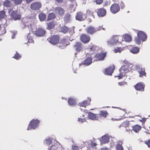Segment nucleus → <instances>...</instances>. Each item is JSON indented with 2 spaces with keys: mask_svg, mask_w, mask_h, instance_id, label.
Here are the masks:
<instances>
[{
  "mask_svg": "<svg viewBox=\"0 0 150 150\" xmlns=\"http://www.w3.org/2000/svg\"><path fill=\"white\" fill-rule=\"evenodd\" d=\"M105 148H102V150H105Z\"/></svg>",
  "mask_w": 150,
  "mask_h": 150,
  "instance_id": "bf43d9fd",
  "label": "nucleus"
},
{
  "mask_svg": "<svg viewBox=\"0 0 150 150\" xmlns=\"http://www.w3.org/2000/svg\"><path fill=\"white\" fill-rule=\"evenodd\" d=\"M60 150H64L63 149H61V148L59 149Z\"/></svg>",
  "mask_w": 150,
  "mask_h": 150,
  "instance_id": "052dcab7",
  "label": "nucleus"
},
{
  "mask_svg": "<svg viewBox=\"0 0 150 150\" xmlns=\"http://www.w3.org/2000/svg\"><path fill=\"white\" fill-rule=\"evenodd\" d=\"M123 38L124 40L126 42H129L132 40L131 37L128 34H125L124 35Z\"/></svg>",
  "mask_w": 150,
  "mask_h": 150,
  "instance_id": "72a5a7b5",
  "label": "nucleus"
},
{
  "mask_svg": "<svg viewBox=\"0 0 150 150\" xmlns=\"http://www.w3.org/2000/svg\"><path fill=\"white\" fill-rule=\"evenodd\" d=\"M147 39L146 35L143 31H139L137 33V37L135 38V41L138 45L141 44L140 40L142 42L146 41Z\"/></svg>",
  "mask_w": 150,
  "mask_h": 150,
  "instance_id": "f03ea898",
  "label": "nucleus"
},
{
  "mask_svg": "<svg viewBox=\"0 0 150 150\" xmlns=\"http://www.w3.org/2000/svg\"><path fill=\"white\" fill-rule=\"evenodd\" d=\"M98 115L100 116L99 119V120H100L102 119V117L104 118L106 117L108 115V114L106 111L101 110Z\"/></svg>",
  "mask_w": 150,
  "mask_h": 150,
  "instance_id": "b1692460",
  "label": "nucleus"
},
{
  "mask_svg": "<svg viewBox=\"0 0 150 150\" xmlns=\"http://www.w3.org/2000/svg\"><path fill=\"white\" fill-rule=\"evenodd\" d=\"M89 50L90 52L95 51L96 50L95 46L94 45L91 48H90Z\"/></svg>",
  "mask_w": 150,
  "mask_h": 150,
  "instance_id": "8fccbe9b",
  "label": "nucleus"
},
{
  "mask_svg": "<svg viewBox=\"0 0 150 150\" xmlns=\"http://www.w3.org/2000/svg\"><path fill=\"white\" fill-rule=\"evenodd\" d=\"M140 121L142 122H144L146 121V119L145 118H143L142 119V120H140Z\"/></svg>",
  "mask_w": 150,
  "mask_h": 150,
  "instance_id": "13d9d810",
  "label": "nucleus"
},
{
  "mask_svg": "<svg viewBox=\"0 0 150 150\" xmlns=\"http://www.w3.org/2000/svg\"><path fill=\"white\" fill-rule=\"evenodd\" d=\"M100 116L98 115V114H95L91 112H89L88 113V117L89 118L92 120H99V119L100 118Z\"/></svg>",
  "mask_w": 150,
  "mask_h": 150,
  "instance_id": "6ab92c4d",
  "label": "nucleus"
},
{
  "mask_svg": "<svg viewBox=\"0 0 150 150\" xmlns=\"http://www.w3.org/2000/svg\"><path fill=\"white\" fill-rule=\"evenodd\" d=\"M114 69V65L109 67L105 69V74L106 75H111Z\"/></svg>",
  "mask_w": 150,
  "mask_h": 150,
  "instance_id": "aec40b11",
  "label": "nucleus"
},
{
  "mask_svg": "<svg viewBox=\"0 0 150 150\" xmlns=\"http://www.w3.org/2000/svg\"><path fill=\"white\" fill-rule=\"evenodd\" d=\"M23 0H12L13 1L15 4L16 5L21 4Z\"/></svg>",
  "mask_w": 150,
  "mask_h": 150,
  "instance_id": "ea45409f",
  "label": "nucleus"
},
{
  "mask_svg": "<svg viewBox=\"0 0 150 150\" xmlns=\"http://www.w3.org/2000/svg\"><path fill=\"white\" fill-rule=\"evenodd\" d=\"M47 29L50 30L54 28L55 24L53 21H51L47 23Z\"/></svg>",
  "mask_w": 150,
  "mask_h": 150,
  "instance_id": "bb28decb",
  "label": "nucleus"
},
{
  "mask_svg": "<svg viewBox=\"0 0 150 150\" xmlns=\"http://www.w3.org/2000/svg\"><path fill=\"white\" fill-rule=\"evenodd\" d=\"M107 52H106L98 53L96 54L94 56L96 60L102 61L104 60L106 57Z\"/></svg>",
  "mask_w": 150,
  "mask_h": 150,
  "instance_id": "ddd939ff",
  "label": "nucleus"
},
{
  "mask_svg": "<svg viewBox=\"0 0 150 150\" xmlns=\"http://www.w3.org/2000/svg\"><path fill=\"white\" fill-rule=\"evenodd\" d=\"M129 126V122L126 121H125L122 123L120 126V128L122 129L123 127L126 128L127 127H128Z\"/></svg>",
  "mask_w": 150,
  "mask_h": 150,
  "instance_id": "f704fd0d",
  "label": "nucleus"
},
{
  "mask_svg": "<svg viewBox=\"0 0 150 150\" xmlns=\"http://www.w3.org/2000/svg\"><path fill=\"white\" fill-rule=\"evenodd\" d=\"M86 18L87 15L81 11L78 12L75 16L76 19L80 21H84Z\"/></svg>",
  "mask_w": 150,
  "mask_h": 150,
  "instance_id": "9d476101",
  "label": "nucleus"
},
{
  "mask_svg": "<svg viewBox=\"0 0 150 150\" xmlns=\"http://www.w3.org/2000/svg\"><path fill=\"white\" fill-rule=\"evenodd\" d=\"M34 0H24V1H25L26 4H29L31 2L33 1Z\"/></svg>",
  "mask_w": 150,
  "mask_h": 150,
  "instance_id": "3c124183",
  "label": "nucleus"
},
{
  "mask_svg": "<svg viewBox=\"0 0 150 150\" xmlns=\"http://www.w3.org/2000/svg\"><path fill=\"white\" fill-rule=\"evenodd\" d=\"M122 64L124 65L120 69V72L119 75L117 76L119 79H121L125 74L129 71L131 69L130 67L132 64L126 60L122 61Z\"/></svg>",
  "mask_w": 150,
  "mask_h": 150,
  "instance_id": "f257e3e1",
  "label": "nucleus"
},
{
  "mask_svg": "<svg viewBox=\"0 0 150 150\" xmlns=\"http://www.w3.org/2000/svg\"><path fill=\"white\" fill-rule=\"evenodd\" d=\"M3 5L4 7L7 8H10L12 6V4L11 1L9 0H5L3 2Z\"/></svg>",
  "mask_w": 150,
  "mask_h": 150,
  "instance_id": "cd10ccee",
  "label": "nucleus"
},
{
  "mask_svg": "<svg viewBox=\"0 0 150 150\" xmlns=\"http://www.w3.org/2000/svg\"><path fill=\"white\" fill-rule=\"evenodd\" d=\"M57 3L59 4L62 3L63 1L64 0H56Z\"/></svg>",
  "mask_w": 150,
  "mask_h": 150,
  "instance_id": "5fc2aeb1",
  "label": "nucleus"
},
{
  "mask_svg": "<svg viewBox=\"0 0 150 150\" xmlns=\"http://www.w3.org/2000/svg\"><path fill=\"white\" fill-rule=\"evenodd\" d=\"M68 102L70 106H75L76 104V100L74 98H68Z\"/></svg>",
  "mask_w": 150,
  "mask_h": 150,
  "instance_id": "a878e982",
  "label": "nucleus"
},
{
  "mask_svg": "<svg viewBox=\"0 0 150 150\" xmlns=\"http://www.w3.org/2000/svg\"><path fill=\"white\" fill-rule=\"evenodd\" d=\"M73 48L77 52L82 51L83 49V45L80 42H77L73 46Z\"/></svg>",
  "mask_w": 150,
  "mask_h": 150,
  "instance_id": "f8f14e48",
  "label": "nucleus"
},
{
  "mask_svg": "<svg viewBox=\"0 0 150 150\" xmlns=\"http://www.w3.org/2000/svg\"><path fill=\"white\" fill-rule=\"evenodd\" d=\"M12 19L14 21L20 20L21 17V16L17 10L13 11L11 14Z\"/></svg>",
  "mask_w": 150,
  "mask_h": 150,
  "instance_id": "1a4fd4ad",
  "label": "nucleus"
},
{
  "mask_svg": "<svg viewBox=\"0 0 150 150\" xmlns=\"http://www.w3.org/2000/svg\"><path fill=\"white\" fill-rule=\"evenodd\" d=\"M110 4V3L109 2H105L103 4V6H106L108 5H109Z\"/></svg>",
  "mask_w": 150,
  "mask_h": 150,
  "instance_id": "864d4df0",
  "label": "nucleus"
},
{
  "mask_svg": "<svg viewBox=\"0 0 150 150\" xmlns=\"http://www.w3.org/2000/svg\"><path fill=\"white\" fill-rule=\"evenodd\" d=\"M92 58L91 57H87L83 62H81V64H79V65H84L86 66H88L92 63Z\"/></svg>",
  "mask_w": 150,
  "mask_h": 150,
  "instance_id": "4be33fe9",
  "label": "nucleus"
},
{
  "mask_svg": "<svg viewBox=\"0 0 150 150\" xmlns=\"http://www.w3.org/2000/svg\"><path fill=\"white\" fill-rule=\"evenodd\" d=\"M96 145L97 144L95 143L92 142L91 144V145L92 146H96Z\"/></svg>",
  "mask_w": 150,
  "mask_h": 150,
  "instance_id": "6e6d98bb",
  "label": "nucleus"
},
{
  "mask_svg": "<svg viewBox=\"0 0 150 150\" xmlns=\"http://www.w3.org/2000/svg\"><path fill=\"white\" fill-rule=\"evenodd\" d=\"M46 33V31L42 28H39L34 32V33L37 36L42 37L44 36Z\"/></svg>",
  "mask_w": 150,
  "mask_h": 150,
  "instance_id": "6e6552de",
  "label": "nucleus"
},
{
  "mask_svg": "<svg viewBox=\"0 0 150 150\" xmlns=\"http://www.w3.org/2000/svg\"><path fill=\"white\" fill-rule=\"evenodd\" d=\"M63 149L62 146L57 144L52 145L48 150H60L59 149Z\"/></svg>",
  "mask_w": 150,
  "mask_h": 150,
  "instance_id": "393cba45",
  "label": "nucleus"
},
{
  "mask_svg": "<svg viewBox=\"0 0 150 150\" xmlns=\"http://www.w3.org/2000/svg\"><path fill=\"white\" fill-rule=\"evenodd\" d=\"M45 141L47 144L50 145L52 143V140L51 138H49L47 139H46Z\"/></svg>",
  "mask_w": 150,
  "mask_h": 150,
  "instance_id": "79ce46f5",
  "label": "nucleus"
},
{
  "mask_svg": "<svg viewBox=\"0 0 150 150\" xmlns=\"http://www.w3.org/2000/svg\"><path fill=\"white\" fill-rule=\"evenodd\" d=\"M134 87L136 90L140 91H144L145 85L141 83H137L134 86Z\"/></svg>",
  "mask_w": 150,
  "mask_h": 150,
  "instance_id": "412c9836",
  "label": "nucleus"
},
{
  "mask_svg": "<svg viewBox=\"0 0 150 150\" xmlns=\"http://www.w3.org/2000/svg\"><path fill=\"white\" fill-rule=\"evenodd\" d=\"M139 48L137 47H133L130 50V52L133 54H137L139 52Z\"/></svg>",
  "mask_w": 150,
  "mask_h": 150,
  "instance_id": "473e14b6",
  "label": "nucleus"
},
{
  "mask_svg": "<svg viewBox=\"0 0 150 150\" xmlns=\"http://www.w3.org/2000/svg\"><path fill=\"white\" fill-rule=\"evenodd\" d=\"M47 40L52 44L56 45L59 43V37L58 35H51L47 38Z\"/></svg>",
  "mask_w": 150,
  "mask_h": 150,
  "instance_id": "20e7f679",
  "label": "nucleus"
},
{
  "mask_svg": "<svg viewBox=\"0 0 150 150\" xmlns=\"http://www.w3.org/2000/svg\"><path fill=\"white\" fill-rule=\"evenodd\" d=\"M86 13L87 15L88 16H93V12L91 9H88L86 10Z\"/></svg>",
  "mask_w": 150,
  "mask_h": 150,
  "instance_id": "a19ab883",
  "label": "nucleus"
},
{
  "mask_svg": "<svg viewBox=\"0 0 150 150\" xmlns=\"http://www.w3.org/2000/svg\"><path fill=\"white\" fill-rule=\"evenodd\" d=\"M129 131H130V130H129Z\"/></svg>",
  "mask_w": 150,
  "mask_h": 150,
  "instance_id": "69168bd1",
  "label": "nucleus"
},
{
  "mask_svg": "<svg viewBox=\"0 0 150 150\" xmlns=\"http://www.w3.org/2000/svg\"><path fill=\"white\" fill-rule=\"evenodd\" d=\"M39 18L41 21H45L46 18V14L44 13H40L38 15Z\"/></svg>",
  "mask_w": 150,
  "mask_h": 150,
  "instance_id": "7c9ffc66",
  "label": "nucleus"
},
{
  "mask_svg": "<svg viewBox=\"0 0 150 150\" xmlns=\"http://www.w3.org/2000/svg\"><path fill=\"white\" fill-rule=\"evenodd\" d=\"M118 84L119 86H122L127 85V82L123 81H122L118 82Z\"/></svg>",
  "mask_w": 150,
  "mask_h": 150,
  "instance_id": "a18cd8bd",
  "label": "nucleus"
},
{
  "mask_svg": "<svg viewBox=\"0 0 150 150\" xmlns=\"http://www.w3.org/2000/svg\"><path fill=\"white\" fill-rule=\"evenodd\" d=\"M97 11V15L99 17H103L106 14V10L103 8H98Z\"/></svg>",
  "mask_w": 150,
  "mask_h": 150,
  "instance_id": "a211bd4d",
  "label": "nucleus"
},
{
  "mask_svg": "<svg viewBox=\"0 0 150 150\" xmlns=\"http://www.w3.org/2000/svg\"><path fill=\"white\" fill-rule=\"evenodd\" d=\"M56 18L55 14L53 13H50L48 16L47 20L49 21L54 19Z\"/></svg>",
  "mask_w": 150,
  "mask_h": 150,
  "instance_id": "c9c22d12",
  "label": "nucleus"
},
{
  "mask_svg": "<svg viewBox=\"0 0 150 150\" xmlns=\"http://www.w3.org/2000/svg\"><path fill=\"white\" fill-rule=\"evenodd\" d=\"M149 129H150V127H149Z\"/></svg>",
  "mask_w": 150,
  "mask_h": 150,
  "instance_id": "e2e57ef3",
  "label": "nucleus"
},
{
  "mask_svg": "<svg viewBox=\"0 0 150 150\" xmlns=\"http://www.w3.org/2000/svg\"><path fill=\"white\" fill-rule=\"evenodd\" d=\"M90 104V102L87 100H84L82 102L79 103V105L81 107H86Z\"/></svg>",
  "mask_w": 150,
  "mask_h": 150,
  "instance_id": "2f4dec72",
  "label": "nucleus"
},
{
  "mask_svg": "<svg viewBox=\"0 0 150 150\" xmlns=\"http://www.w3.org/2000/svg\"><path fill=\"white\" fill-rule=\"evenodd\" d=\"M69 29L67 27L65 26H63L61 28V31L64 33H66L68 32Z\"/></svg>",
  "mask_w": 150,
  "mask_h": 150,
  "instance_id": "58836bf2",
  "label": "nucleus"
},
{
  "mask_svg": "<svg viewBox=\"0 0 150 150\" xmlns=\"http://www.w3.org/2000/svg\"><path fill=\"white\" fill-rule=\"evenodd\" d=\"M127 12H128V13H129V11H128Z\"/></svg>",
  "mask_w": 150,
  "mask_h": 150,
  "instance_id": "680f3d73",
  "label": "nucleus"
},
{
  "mask_svg": "<svg viewBox=\"0 0 150 150\" xmlns=\"http://www.w3.org/2000/svg\"><path fill=\"white\" fill-rule=\"evenodd\" d=\"M120 5L121 6V8L122 9V8H124L125 7V5H124V4L122 2V1L121 2L120 4Z\"/></svg>",
  "mask_w": 150,
  "mask_h": 150,
  "instance_id": "603ef678",
  "label": "nucleus"
},
{
  "mask_svg": "<svg viewBox=\"0 0 150 150\" xmlns=\"http://www.w3.org/2000/svg\"><path fill=\"white\" fill-rule=\"evenodd\" d=\"M40 123V121L37 120H32L30 122L29 125L27 129L29 130L30 129H35L38 126Z\"/></svg>",
  "mask_w": 150,
  "mask_h": 150,
  "instance_id": "423d86ee",
  "label": "nucleus"
},
{
  "mask_svg": "<svg viewBox=\"0 0 150 150\" xmlns=\"http://www.w3.org/2000/svg\"><path fill=\"white\" fill-rule=\"evenodd\" d=\"M123 142L121 140L118 141L115 145L116 150H124L123 147L122 146Z\"/></svg>",
  "mask_w": 150,
  "mask_h": 150,
  "instance_id": "5701e85b",
  "label": "nucleus"
},
{
  "mask_svg": "<svg viewBox=\"0 0 150 150\" xmlns=\"http://www.w3.org/2000/svg\"><path fill=\"white\" fill-rule=\"evenodd\" d=\"M135 68L139 74V77H142L143 76H146V74L145 72L144 67H142L139 65H136L135 66Z\"/></svg>",
  "mask_w": 150,
  "mask_h": 150,
  "instance_id": "39448f33",
  "label": "nucleus"
},
{
  "mask_svg": "<svg viewBox=\"0 0 150 150\" xmlns=\"http://www.w3.org/2000/svg\"><path fill=\"white\" fill-rule=\"evenodd\" d=\"M55 11L56 13L59 16H63L65 12L64 9L60 7H56L55 9Z\"/></svg>",
  "mask_w": 150,
  "mask_h": 150,
  "instance_id": "f3484780",
  "label": "nucleus"
},
{
  "mask_svg": "<svg viewBox=\"0 0 150 150\" xmlns=\"http://www.w3.org/2000/svg\"><path fill=\"white\" fill-rule=\"evenodd\" d=\"M79 147L76 145L73 144L72 146V150H79Z\"/></svg>",
  "mask_w": 150,
  "mask_h": 150,
  "instance_id": "37998d69",
  "label": "nucleus"
},
{
  "mask_svg": "<svg viewBox=\"0 0 150 150\" xmlns=\"http://www.w3.org/2000/svg\"><path fill=\"white\" fill-rule=\"evenodd\" d=\"M60 44L62 45H59V47L62 49L65 48L69 44V42L65 38H63L60 41Z\"/></svg>",
  "mask_w": 150,
  "mask_h": 150,
  "instance_id": "dca6fc26",
  "label": "nucleus"
},
{
  "mask_svg": "<svg viewBox=\"0 0 150 150\" xmlns=\"http://www.w3.org/2000/svg\"><path fill=\"white\" fill-rule=\"evenodd\" d=\"M120 37L118 35L113 36L108 42V44L109 45H113L115 43H116L118 42L119 39Z\"/></svg>",
  "mask_w": 150,
  "mask_h": 150,
  "instance_id": "2eb2a0df",
  "label": "nucleus"
},
{
  "mask_svg": "<svg viewBox=\"0 0 150 150\" xmlns=\"http://www.w3.org/2000/svg\"><path fill=\"white\" fill-rule=\"evenodd\" d=\"M120 6L117 3H114L110 7V11L113 14H115L120 10Z\"/></svg>",
  "mask_w": 150,
  "mask_h": 150,
  "instance_id": "9b49d317",
  "label": "nucleus"
},
{
  "mask_svg": "<svg viewBox=\"0 0 150 150\" xmlns=\"http://www.w3.org/2000/svg\"><path fill=\"white\" fill-rule=\"evenodd\" d=\"M114 51H115V52H117L120 51V49L119 48H117V49H115L114 50Z\"/></svg>",
  "mask_w": 150,
  "mask_h": 150,
  "instance_id": "4d7b16f0",
  "label": "nucleus"
},
{
  "mask_svg": "<svg viewBox=\"0 0 150 150\" xmlns=\"http://www.w3.org/2000/svg\"><path fill=\"white\" fill-rule=\"evenodd\" d=\"M142 129V127L138 125H136L132 127V130L136 132H138Z\"/></svg>",
  "mask_w": 150,
  "mask_h": 150,
  "instance_id": "c85d7f7f",
  "label": "nucleus"
},
{
  "mask_svg": "<svg viewBox=\"0 0 150 150\" xmlns=\"http://www.w3.org/2000/svg\"><path fill=\"white\" fill-rule=\"evenodd\" d=\"M126 131H128V130H127L126 129Z\"/></svg>",
  "mask_w": 150,
  "mask_h": 150,
  "instance_id": "0e129e2a",
  "label": "nucleus"
},
{
  "mask_svg": "<svg viewBox=\"0 0 150 150\" xmlns=\"http://www.w3.org/2000/svg\"><path fill=\"white\" fill-rule=\"evenodd\" d=\"M102 142L104 144L108 143L109 142V137L107 135H104L102 137Z\"/></svg>",
  "mask_w": 150,
  "mask_h": 150,
  "instance_id": "c756f323",
  "label": "nucleus"
},
{
  "mask_svg": "<svg viewBox=\"0 0 150 150\" xmlns=\"http://www.w3.org/2000/svg\"><path fill=\"white\" fill-rule=\"evenodd\" d=\"M6 12L4 10L1 11H0V19L4 18L6 17Z\"/></svg>",
  "mask_w": 150,
  "mask_h": 150,
  "instance_id": "4c0bfd02",
  "label": "nucleus"
},
{
  "mask_svg": "<svg viewBox=\"0 0 150 150\" xmlns=\"http://www.w3.org/2000/svg\"><path fill=\"white\" fill-rule=\"evenodd\" d=\"M90 101H91V99H90Z\"/></svg>",
  "mask_w": 150,
  "mask_h": 150,
  "instance_id": "338daca9",
  "label": "nucleus"
},
{
  "mask_svg": "<svg viewBox=\"0 0 150 150\" xmlns=\"http://www.w3.org/2000/svg\"><path fill=\"white\" fill-rule=\"evenodd\" d=\"M30 7V9L33 11L39 10L42 7V4L39 1L34 2L31 4Z\"/></svg>",
  "mask_w": 150,
  "mask_h": 150,
  "instance_id": "0eeeda50",
  "label": "nucleus"
},
{
  "mask_svg": "<svg viewBox=\"0 0 150 150\" xmlns=\"http://www.w3.org/2000/svg\"><path fill=\"white\" fill-rule=\"evenodd\" d=\"M101 30H105V28L103 27V25L102 26H98L96 28L92 26H88L86 28L85 30L87 34L93 35L97 31Z\"/></svg>",
  "mask_w": 150,
  "mask_h": 150,
  "instance_id": "7ed1b4c3",
  "label": "nucleus"
},
{
  "mask_svg": "<svg viewBox=\"0 0 150 150\" xmlns=\"http://www.w3.org/2000/svg\"><path fill=\"white\" fill-rule=\"evenodd\" d=\"M103 0H95V2L97 4L100 5L103 3Z\"/></svg>",
  "mask_w": 150,
  "mask_h": 150,
  "instance_id": "de8ad7c7",
  "label": "nucleus"
},
{
  "mask_svg": "<svg viewBox=\"0 0 150 150\" xmlns=\"http://www.w3.org/2000/svg\"><path fill=\"white\" fill-rule=\"evenodd\" d=\"M21 57V55L18 53L17 52H16L13 57L16 59H18L20 58Z\"/></svg>",
  "mask_w": 150,
  "mask_h": 150,
  "instance_id": "c03bdc74",
  "label": "nucleus"
},
{
  "mask_svg": "<svg viewBox=\"0 0 150 150\" xmlns=\"http://www.w3.org/2000/svg\"><path fill=\"white\" fill-rule=\"evenodd\" d=\"M79 122H81L82 123L86 121V119L85 118H79L78 120Z\"/></svg>",
  "mask_w": 150,
  "mask_h": 150,
  "instance_id": "09e8293b",
  "label": "nucleus"
},
{
  "mask_svg": "<svg viewBox=\"0 0 150 150\" xmlns=\"http://www.w3.org/2000/svg\"><path fill=\"white\" fill-rule=\"evenodd\" d=\"M81 40L84 43H86L90 40V36L85 34H82L80 36Z\"/></svg>",
  "mask_w": 150,
  "mask_h": 150,
  "instance_id": "4468645a",
  "label": "nucleus"
},
{
  "mask_svg": "<svg viewBox=\"0 0 150 150\" xmlns=\"http://www.w3.org/2000/svg\"><path fill=\"white\" fill-rule=\"evenodd\" d=\"M144 143L147 145L149 147H150V140L149 139L145 141Z\"/></svg>",
  "mask_w": 150,
  "mask_h": 150,
  "instance_id": "49530a36",
  "label": "nucleus"
},
{
  "mask_svg": "<svg viewBox=\"0 0 150 150\" xmlns=\"http://www.w3.org/2000/svg\"><path fill=\"white\" fill-rule=\"evenodd\" d=\"M71 15L69 13L65 14L64 17V20L65 22L67 23L70 20Z\"/></svg>",
  "mask_w": 150,
  "mask_h": 150,
  "instance_id": "e433bc0d",
  "label": "nucleus"
}]
</instances>
